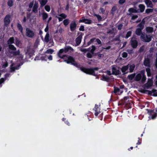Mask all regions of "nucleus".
Returning a JSON list of instances; mask_svg holds the SVG:
<instances>
[{"instance_id": "1", "label": "nucleus", "mask_w": 157, "mask_h": 157, "mask_svg": "<svg viewBox=\"0 0 157 157\" xmlns=\"http://www.w3.org/2000/svg\"><path fill=\"white\" fill-rule=\"evenodd\" d=\"M14 37H10L7 41L8 44V51L10 53L12 54L14 56L18 55L20 54L19 50L16 51V48L12 44L14 43Z\"/></svg>"}, {"instance_id": "2", "label": "nucleus", "mask_w": 157, "mask_h": 157, "mask_svg": "<svg viewBox=\"0 0 157 157\" xmlns=\"http://www.w3.org/2000/svg\"><path fill=\"white\" fill-rule=\"evenodd\" d=\"M80 70L87 74L96 76L97 75L95 74V71H98L99 68L98 67L94 68H86L84 67H80Z\"/></svg>"}, {"instance_id": "3", "label": "nucleus", "mask_w": 157, "mask_h": 157, "mask_svg": "<svg viewBox=\"0 0 157 157\" xmlns=\"http://www.w3.org/2000/svg\"><path fill=\"white\" fill-rule=\"evenodd\" d=\"M64 61L68 64H70L78 68H79L80 67V65L75 61L73 57L70 56H68L67 59H65Z\"/></svg>"}, {"instance_id": "4", "label": "nucleus", "mask_w": 157, "mask_h": 157, "mask_svg": "<svg viewBox=\"0 0 157 157\" xmlns=\"http://www.w3.org/2000/svg\"><path fill=\"white\" fill-rule=\"evenodd\" d=\"M152 36L150 35H147L142 34L140 36L141 40L144 42H149L151 41Z\"/></svg>"}, {"instance_id": "5", "label": "nucleus", "mask_w": 157, "mask_h": 157, "mask_svg": "<svg viewBox=\"0 0 157 157\" xmlns=\"http://www.w3.org/2000/svg\"><path fill=\"white\" fill-rule=\"evenodd\" d=\"M152 54H149L147 56V58H145L144 61V64L146 66L150 67L151 66V60L150 59L148 58L152 57Z\"/></svg>"}, {"instance_id": "6", "label": "nucleus", "mask_w": 157, "mask_h": 157, "mask_svg": "<svg viewBox=\"0 0 157 157\" xmlns=\"http://www.w3.org/2000/svg\"><path fill=\"white\" fill-rule=\"evenodd\" d=\"M25 35L28 37L33 38L35 36V33L33 31L29 28H26L25 29Z\"/></svg>"}, {"instance_id": "7", "label": "nucleus", "mask_w": 157, "mask_h": 157, "mask_svg": "<svg viewBox=\"0 0 157 157\" xmlns=\"http://www.w3.org/2000/svg\"><path fill=\"white\" fill-rule=\"evenodd\" d=\"M130 43L131 46L133 48H135L138 46V42L135 37H132L130 40Z\"/></svg>"}, {"instance_id": "8", "label": "nucleus", "mask_w": 157, "mask_h": 157, "mask_svg": "<svg viewBox=\"0 0 157 157\" xmlns=\"http://www.w3.org/2000/svg\"><path fill=\"white\" fill-rule=\"evenodd\" d=\"M11 16L9 14L6 15L4 19V25L6 26H7L10 24L11 21L10 18Z\"/></svg>"}, {"instance_id": "9", "label": "nucleus", "mask_w": 157, "mask_h": 157, "mask_svg": "<svg viewBox=\"0 0 157 157\" xmlns=\"http://www.w3.org/2000/svg\"><path fill=\"white\" fill-rule=\"evenodd\" d=\"M153 84V81L152 78H148L147 82L144 85V88L148 89L151 87Z\"/></svg>"}, {"instance_id": "10", "label": "nucleus", "mask_w": 157, "mask_h": 157, "mask_svg": "<svg viewBox=\"0 0 157 157\" xmlns=\"http://www.w3.org/2000/svg\"><path fill=\"white\" fill-rule=\"evenodd\" d=\"M77 25L75 21H72L70 24V28L71 32L74 31L76 28Z\"/></svg>"}, {"instance_id": "11", "label": "nucleus", "mask_w": 157, "mask_h": 157, "mask_svg": "<svg viewBox=\"0 0 157 157\" xmlns=\"http://www.w3.org/2000/svg\"><path fill=\"white\" fill-rule=\"evenodd\" d=\"M64 53L63 48L59 50L57 53V56L61 59H63L65 57L67 56L66 55L64 54Z\"/></svg>"}, {"instance_id": "12", "label": "nucleus", "mask_w": 157, "mask_h": 157, "mask_svg": "<svg viewBox=\"0 0 157 157\" xmlns=\"http://www.w3.org/2000/svg\"><path fill=\"white\" fill-rule=\"evenodd\" d=\"M82 19H80L79 22L80 23H84L85 24H90L92 23V21L89 19H86L84 18V17H82Z\"/></svg>"}, {"instance_id": "13", "label": "nucleus", "mask_w": 157, "mask_h": 157, "mask_svg": "<svg viewBox=\"0 0 157 157\" xmlns=\"http://www.w3.org/2000/svg\"><path fill=\"white\" fill-rule=\"evenodd\" d=\"M93 110L95 111L94 115L97 117L101 113L100 109L99 108L98 105L97 104L95 105V107L93 109Z\"/></svg>"}, {"instance_id": "14", "label": "nucleus", "mask_w": 157, "mask_h": 157, "mask_svg": "<svg viewBox=\"0 0 157 157\" xmlns=\"http://www.w3.org/2000/svg\"><path fill=\"white\" fill-rule=\"evenodd\" d=\"M63 49L65 53H66L68 52H73L74 51L73 49L71 47L69 46H66L64 48H63Z\"/></svg>"}, {"instance_id": "15", "label": "nucleus", "mask_w": 157, "mask_h": 157, "mask_svg": "<svg viewBox=\"0 0 157 157\" xmlns=\"http://www.w3.org/2000/svg\"><path fill=\"white\" fill-rule=\"evenodd\" d=\"M83 35V34L81 33L80 35L76 38L75 41L77 45H78L80 44Z\"/></svg>"}, {"instance_id": "16", "label": "nucleus", "mask_w": 157, "mask_h": 157, "mask_svg": "<svg viewBox=\"0 0 157 157\" xmlns=\"http://www.w3.org/2000/svg\"><path fill=\"white\" fill-rule=\"evenodd\" d=\"M145 21L144 19H143L140 23L137 25V28L141 29L142 30L144 27V25L145 24Z\"/></svg>"}, {"instance_id": "17", "label": "nucleus", "mask_w": 157, "mask_h": 157, "mask_svg": "<svg viewBox=\"0 0 157 157\" xmlns=\"http://www.w3.org/2000/svg\"><path fill=\"white\" fill-rule=\"evenodd\" d=\"M39 5L37 2H35L34 4L33 7V12L35 13H36L38 12V8Z\"/></svg>"}, {"instance_id": "18", "label": "nucleus", "mask_w": 157, "mask_h": 157, "mask_svg": "<svg viewBox=\"0 0 157 157\" xmlns=\"http://www.w3.org/2000/svg\"><path fill=\"white\" fill-rule=\"evenodd\" d=\"M145 2L147 7L153 8V5L150 0H145Z\"/></svg>"}, {"instance_id": "19", "label": "nucleus", "mask_w": 157, "mask_h": 157, "mask_svg": "<svg viewBox=\"0 0 157 157\" xmlns=\"http://www.w3.org/2000/svg\"><path fill=\"white\" fill-rule=\"evenodd\" d=\"M114 89L113 92L115 94L117 93L118 94H120L123 92V91L121 90L118 87L114 86Z\"/></svg>"}, {"instance_id": "20", "label": "nucleus", "mask_w": 157, "mask_h": 157, "mask_svg": "<svg viewBox=\"0 0 157 157\" xmlns=\"http://www.w3.org/2000/svg\"><path fill=\"white\" fill-rule=\"evenodd\" d=\"M141 74L142 75L141 78V82L142 83H144L146 80V76L144 74V71H142L141 72Z\"/></svg>"}, {"instance_id": "21", "label": "nucleus", "mask_w": 157, "mask_h": 157, "mask_svg": "<svg viewBox=\"0 0 157 157\" xmlns=\"http://www.w3.org/2000/svg\"><path fill=\"white\" fill-rule=\"evenodd\" d=\"M112 74L113 75H117L119 74V71L118 70H117L115 67H113L112 68Z\"/></svg>"}, {"instance_id": "22", "label": "nucleus", "mask_w": 157, "mask_h": 157, "mask_svg": "<svg viewBox=\"0 0 157 157\" xmlns=\"http://www.w3.org/2000/svg\"><path fill=\"white\" fill-rule=\"evenodd\" d=\"M17 27L18 30L20 32L21 34L23 35V27L20 24L18 23H17Z\"/></svg>"}, {"instance_id": "23", "label": "nucleus", "mask_w": 157, "mask_h": 157, "mask_svg": "<svg viewBox=\"0 0 157 157\" xmlns=\"http://www.w3.org/2000/svg\"><path fill=\"white\" fill-rule=\"evenodd\" d=\"M102 80L109 82L110 78L107 76H105L103 74L102 75V78L101 79Z\"/></svg>"}, {"instance_id": "24", "label": "nucleus", "mask_w": 157, "mask_h": 157, "mask_svg": "<svg viewBox=\"0 0 157 157\" xmlns=\"http://www.w3.org/2000/svg\"><path fill=\"white\" fill-rule=\"evenodd\" d=\"M128 65L123 67L121 69V71L124 74H127V72H125V71L128 70Z\"/></svg>"}, {"instance_id": "25", "label": "nucleus", "mask_w": 157, "mask_h": 157, "mask_svg": "<svg viewBox=\"0 0 157 157\" xmlns=\"http://www.w3.org/2000/svg\"><path fill=\"white\" fill-rule=\"evenodd\" d=\"M146 30L147 33H151L154 31L153 28L151 27H146Z\"/></svg>"}, {"instance_id": "26", "label": "nucleus", "mask_w": 157, "mask_h": 157, "mask_svg": "<svg viewBox=\"0 0 157 157\" xmlns=\"http://www.w3.org/2000/svg\"><path fill=\"white\" fill-rule=\"evenodd\" d=\"M142 75L141 74L139 73L136 75L135 80L136 81H140L141 79Z\"/></svg>"}, {"instance_id": "27", "label": "nucleus", "mask_w": 157, "mask_h": 157, "mask_svg": "<svg viewBox=\"0 0 157 157\" xmlns=\"http://www.w3.org/2000/svg\"><path fill=\"white\" fill-rule=\"evenodd\" d=\"M135 33L137 36H140V35L141 36L142 34H143L142 33V30L137 28L136 30Z\"/></svg>"}, {"instance_id": "28", "label": "nucleus", "mask_w": 157, "mask_h": 157, "mask_svg": "<svg viewBox=\"0 0 157 157\" xmlns=\"http://www.w3.org/2000/svg\"><path fill=\"white\" fill-rule=\"evenodd\" d=\"M157 91L156 90L153 89L152 90H146V91L148 92V95H152V93H153V94H154Z\"/></svg>"}, {"instance_id": "29", "label": "nucleus", "mask_w": 157, "mask_h": 157, "mask_svg": "<svg viewBox=\"0 0 157 157\" xmlns=\"http://www.w3.org/2000/svg\"><path fill=\"white\" fill-rule=\"evenodd\" d=\"M48 14L45 12H44L42 13V17L43 20H45L48 17Z\"/></svg>"}, {"instance_id": "30", "label": "nucleus", "mask_w": 157, "mask_h": 157, "mask_svg": "<svg viewBox=\"0 0 157 157\" xmlns=\"http://www.w3.org/2000/svg\"><path fill=\"white\" fill-rule=\"evenodd\" d=\"M39 1L40 2L41 6H44L48 2V0H39Z\"/></svg>"}, {"instance_id": "31", "label": "nucleus", "mask_w": 157, "mask_h": 157, "mask_svg": "<svg viewBox=\"0 0 157 157\" xmlns=\"http://www.w3.org/2000/svg\"><path fill=\"white\" fill-rule=\"evenodd\" d=\"M128 11L131 13L129 15H131V16H132V14H131L132 13H136L137 12L136 10L132 8H130L128 9Z\"/></svg>"}, {"instance_id": "32", "label": "nucleus", "mask_w": 157, "mask_h": 157, "mask_svg": "<svg viewBox=\"0 0 157 157\" xmlns=\"http://www.w3.org/2000/svg\"><path fill=\"white\" fill-rule=\"evenodd\" d=\"M139 7L140 8V12H143L145 8V6L143 4H140L139 5Z\"/></svg>"}, {"instance_id": "33", "label": "nucleus", "mask_w": 157, "mask_h": 157, "mask_svg": "<svg viewBox=\"0 0 157 157\" xmlns=\"http://www.w3.org/2000/svg\"><path fill=\"white\" fill-rule=\"evenodd\" d=\"M136 76V73H134L132 74L129 75L128 76V78L130 80H132Z\"/></svg>"}, {"instance_id": "34", "label": "nucleus", "mask_w": 157, "mask_h": 157, "mask_svg": "<svg viewBox=\"0 0 157 157\" xmlns=\"http://www.w3.org/2000/svg\"><path fill=\"white\" fill-rule=\"evenodd\" d=\"M146 71L147 73V75L148 77H150L151 75V70L149 68H147L146 69Z\"/></svg>"}, {"instance_id": "35", "label": "nucleus", "mask_w": 157, "mask_h": 157, "mask_svg": "<svg viewBox=\"0 0 157 157\" xmlns=\"http://www.w3.org/2000/svg\"><path fill=\"white\" fill-rule=\"evenodd\" d=\"M135 68V65L134 64H132L130 65L129 66V72L132 73L133 71Z\"/></svg>"}, {"instance_id": "36", "label": "nucleus", "mask_w": 157, "mask_h": 157, "mask_svg": "<svg viewBox=\"0 0 157 157\" xmlns=\"http://www.w3.org/2000/svg\"><path fill=\"white\" fill-rule=\"evenodd\" d=\"M49 34L47 33L44 37V40L46 42H48L49 40Z\"/></svg>"}, {"instance_id": "37", "label": "nucleus", "mask_w": 157, "mask_h": 157, "mask_svg": "<svg viewBox=\"0 0 157 157\" xmlns=\"http://www.w3.org/2000/svg\"><path fill=\"white\" fill-rule=\"evenodd\" d=\"M63 25L65 26H67L70 23V20L68 19H66L64 20L63 21Z\"/></svg>"}, {"instance_id": "38", "label": "nucleus", "mask_w": 157, "mask_h": 157, "mask_svg": "<svg viewBox=\"0 0 157 157\" xmlns=\"http://www.w3.org/2000/svg\"><path fill=\"white\" fill-rule=\"evenodd\" d=\"M96 38H94L90 40V41L87 43V46L90 45L91 44L93 43L94 42H95Z\"/></svg>"}, {"instance_id": "39", "label": "nucleus", "mask_w": 157, "mask_h": 157, "mask_svg": "<svg viewBox=\"0 0 157 157\" xmlns=\"http://www.w3.org/2000/svg\"><path fill=\"white\" fill-rule=\"evenodd\" d=\"M40 58V60L46 61L47 59V56L46 55L43 56L42 55Z\"/></svg>"}, {"instance_id": "40", "label": "nucleus", "mask_w": 157, "mask_h": 157, "mask_svg": "<svg viewBox=\"0 0 157 157\" xmlns=\"http://www.w3.org/2000/svg\"><path fill=\"white\" fill-rule=\"evenodd\" d=\"M145 50V46L144 45L142 46L138 50V52L140 53H141L144 51Z\"/></svg>"}, {"instance_id": "41", "label": "nucleus", "mask_w": 157, "mask_h": 157, "mask_svg": "<svg viewBox=\"0 0 157 157\" xmlns=\"http://www.w3.org/2000/svg\"><path fill=\"white\" fill-rule=\"evenodd\" d=\"M132 32L131 31H128L126 35V36L125 37V38L128 39L129 37L131 36L132 35Z\"/></svg>"}, {"instance_id": "42", "label": "nucleus", "mask_w": 157, "mask_h": 157, "mask_svg": "<svg viewBox=\"0 0 157 157\" xmlns=\"http://www.w3.org/2000/svg\"><path fill=\"white\" fill-rule=\"evenodd\" d=\"M13 4V2L12 0H8L7 2V5L10 7H11Z\"/></svg>"}, {"instance_id": "43", "label": "nucleus", "mask_w": 157, "mask_h": 157, "mask_svg": "<svg viewBox=\"0 0 157 157\" xmlns=\"http://www.w3.org/2000/svg\"><path fill=\"white\" fill-rule=\"evenodd\" d=\"M147 111L148 113L150 115H151L153 113H155V110L154 109H147Z\"/></svg>"}, {"instance_id": "44", "label": "nucleus", "mask_w": 157, "mask_h": 157, "mask_svg": "<svg viewBox=\"0 0 157 157\" xmlns=\"http://www.w3.org/2000/svg\"><path fill=\"white\" fill-rule=\"evenodd\" d=\"M43 55V54H39L38 55L36 56L34 60H40V58L41 57V55Z\"/></svg>"}, {"instance_id": "45", "label": "nucleus", "mask_w": 157, "mask_h": 157, "mask_svg": "<svg viewBox=\"0 0 157 157\" xmlns=\"http://www.w3.org/2000/svg\"><path fill=\"white\" fill-rule=\"evenodd\" d=\"M92 49H91L90 51V52L93 54L94 53V51L96 50V47H95L94 45H92L91 46Z\"/></svg>"}, {"instance_id": "46", "label": "nucleus", "mask_w": 157, "mask_h": 157, "mask_svg": "<svg viewBox=\"0 0 157 157\" xmlns=\"http://www.w3.org/2000/svg\"><path fill=\"white\" fill-rule=\"evenodd\" d=\"M15 44L17 46H18L21 44L20 41L17 38L16 39Z\"/></svg>"}, {"instance_id": "47", "label": "nucleus", "mask_w": 157, "mask_h": 157, "mask_svg": "<svg viewBox=\"0 0 157 157\" xmlns=\"http://www.w3.org/2000/svg\"><path fill=\"white\" fill-rule=\"evenodd\" d=\"M53 52L54 51L53 49H49L47 50V51L45 52V53L52 54Z\"/></svg>"}, {"instance_id": "48", "label": "nucleus", "mask_w": 157, "mask_h": 157, "mask_svg": "<svg viewBox=\"0 0 157 157\" xmlns=\"http://www.w3.org/2000/svg\"><path fill=\"white\" fill-rule=\"evenodd\" d=\"M59 16L63 19H65L67 17V15L64 13H61L59 14Z\"/></svg>"}, {"instance_id": "49", "label": "nucleus", "mask_w": 157, "mask_h": 157, "mask_svg": "<svg viewBox=\"0 0 157 157\" xmlns=\"http://www.w3.org/2000/svg\"><path fill=\"white\" fill-rule=\"evenodd\" d=\"M153 10L151 9H147L146 10L145 12L147 13H149L151 12H153Z\"/></svg>"}, {"instance_id": "50", "label": "nucleus", "mask_w": 157, "mask_h": 157, "mask_svg": "<svg viewBox=\"0 0 157 157\" xmlns=\"http://www.w3.org/2000/svg\"><path fill=\"white\" fill-rule=\"evenodd\" d=\"M96 55L98 56V58H102L104 57V55L103 54H100V52H98Z\"/></svg>"}, {"instance_id": "51", "label": "nucleus", "mask_w": 157, "mask_h": 157, "mask_svg": "<svg viewBox=\"0 0 157 157\" xmlns=\"http://www.w3.org/2000/svg\"><path fill=\"white\" fill-rule=\"evenodd\" d=\"M45 9V10L48 12H49L50 11V6L48 5H46L44 7Z\"/></svg>"}, {"instance_id": "52", "label": "nucleus", "mask_w": 157, "mask_h": 157, "mask_svg": "<svg viewBox=\"0 0 157 157\" xmlns=\"http://www.w3.org/2000/svg\"><path fill=\"white\" fill-rule=\"evenodd\" d=\"M95 15L96 17L99 21H100L101 20L102 17L101 16H100L99 15L96 14Z\"/></svg>"}, {"instance_id": "53", "label": "nucleus", "mask_w": 157, "mask_h": 157, "mask_svg": "<svg viewBox=\"0 0 157 157\" xmlns=\"http://www.w3.org/2000/svg\"><path fill=\"white\" fill-rule=\"evenodd\" d=\"M34 2L33 1L31 2L29 4V8L31 9L33 7V5H34Z\"/></svg>"}, {"instance_id": "54", "label": "nucleus", "mask_w": 157, "mask_h": 157, "mask_svg": "<svg viewBox=\"0 0 157 157\" xmlns=\"http://www.w3.org/2000/svg\"><path fill=\"white\" fill-rule=\"evenodd\" d=\"M122 57L124 58H126L128 56V54L126 52H123L122 54Z\"/></svg>"}, {"instance_id": "55", "label": "nucleus", "mask_w": 157, "mask_h": 157, "mask_svg": "<svg viewBox=\"0 0 157 157\" xmlns=\"http://www.w3.org/2000/svg\"><path fill=\"white\" fill-rule=\"evenodd\" d=\"M92 55L90 53H87L86 54V56L89 58H91L92 57Z\"/></svg>"}, {"instance_id": "56", "label": "nucleus", "mask_w": 157, "mask_h": 157, "mask_svg": "<svg viewBox=\"0 0 157 157\" xmlns=\"http://www.w3.org/2000/svg\"><path fill=\"white\" fill-rule=\"evenodd\" d=\"M123 26V25L122 24H119L118 25V26L117 27L118 29L119 30H121L122 29V28Z\"/></svg>"}, {"instance_id": "57", "label": "nucleus", "mask_w": 157, "mask_h": 157, "mask_svg": "<svg viewBox=\"0 0 157 157\" xmlns=\"http://www.w3.org/2000/svg\"><path fill=\"white\" fill-rule=\"evenodd\" d=\"M132 16L131 19L134 20L135 19L138 17V16L137 15H132Z\"/></svg>"}, {"instance_id": "58", "label": "nucleus", "mask_w": 157, "mask_h": 157, "mask_svg": "<svg viewBox=\"0 0 157 157\" xmlns=\"http://www.w3.org/2000/svg\"><path fill=\"white\" fill-rule=\"evenodd\" d=\"M80 31H84V27L83 25H82L80 27L79 29Z\"/></svg>"}, {"instance_id": "59", "label": "nucleus", "mask_w": 157, "mask_h": 157, "mask_svg": "<svg viewBox=\"0 0 157 157\" xmlns=\"http://www.w3.org/2000/svg\"><path fill=\"white\" fill-rule=\"evenodd\" d=\"M96 41L97 42V44H101V41L100 40V39H99L98 38V39L96 38L95 42Z\"/></svg>"}, {"instance_id": "60", "label": "nucleus", "mask_w": 157, "mask_h": 157, "mask_svg": "<svg viewBox=\"0 0 157 157\" xmlns=\"http://www.w3.org/2000/svg\"><path fill=\"white\" fill-rule=\"evenodd\" d=\"M8 66V63L6 62L2 66V67L3 68H6V67H7Z\"/></svg>"}, {"instance_id": "61", "label": "nucleus", "mask_w": 157, "mask_h": 157, "mask_svg": "<svg viewBox=\"0 0 157 157\" xmlns=\"http://www.w3.org/2000/svg\"><path fill=\"white\" fill-rule=\"evenodd\" d=\"M114 40L115 41H120V36L119 35L117 36L114 38Z\"/></svg>"}, {"instance_id": "62", "label": "nucleus", "mask_w": 157, "mask_h": 157, "mask_svg": "<svg viewBox=\"0 0 157 157\" xmlns=\"http://www.w3.org/2000/svg\"><path fill=\"white\" fill-rule=\"evenodd\" d=\"M12 64L11 66V67H10V71L11 72H14L15 71V69L14 67H12Z\"/></svg>"}, {"instance_id": "63", "label": "nucleus", "mask_w": 157, "mask_h": 157, "mask_svg": "<svg viewBox=\"0 0 157 157\" xmlns=\"http://www.w3.org/2000/svg\"><path fill=\"white\" fill-rule=\"evenodd\" d=\"M125 1L126 0H119V3L120 4L122 5L125 2Z\"/></svg>"}, {"instance_id": "64", "label": "nucleus", "mask_w": 157, "mask_h": 157, "mask_svg": "<svg viewBox=\"0 0 157 157\" xmlns=\"http://www.w3.org/2000/svg\"><path fill=\"white\" fill-rule=\"evenodd\" d=\"M100 10L101 12V13L102 14H104L105 12V10L102 7H101L100 9Z\"/></svg>"}]
</instances>
